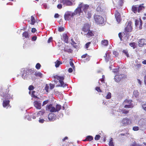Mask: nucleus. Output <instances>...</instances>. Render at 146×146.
Listing matches in <instances>:
<instances>
[{
  "mask_svg": "<svg viewBox=\"0 0 146 146\" xmlns=\"http://www.w3.org/2000/svg\"><path fill=\"white\" fill-rule=\"evenodd\" d=\"M121 123L123 126H125L131 124V121L129 119L125 117L122 119Z\"/></svg>",
  "mask_w": 146,
  "mask_h": 146,
  "instance_id": "7",
  "label": "nucleus"
},
{
  "mask_svg": "<svg viewBox=\"0 0 146 146\" xmlns=\"http://www.w3.org/2000/svg\"><path fill=\"white\" fill-rule=\"evenodd\" d=\"M120 76V78L121 80L123 78H124L125 77V75L124 74H121L120 75H119Z\"/></svg>",
  "mask_w": 146,
  "mask_h": 146,
  "instance_id": "41",
  "label": "nucleus"
},
{
  "mask_svg": "<svg viewBox=\"0 0 146 146\" xmlns=\"http://www.w3.org/2000/svg\"><path fill=\"white\" fill-rule=\"evenodd\" d=\"M54 78H56L59 80L60 83V86L63 88L66 87L67 86L66 84H65L63 80L64 79L65 76H58L57 75H55L53 76Z\"/></svg>",
  "mask_w": 146,
  "mask_h": 146,
  "instance_id": "4",
  "label": "nucleus"
},
{
  "mask_svg": "<svg viewBox=\"0 0 146 146\" xmlns=\"http://www.w3.org/2000/svg\"><path fill=\"white\" fill-rule=\"evenodd\" d=\"M44 120L42 119H40L39 120V122L40 123H43L44 122Z\"/></svg>",
  "mask_w": 146,
  "mask_h": 146,
  "instance_id": "61",
  "label": "nucleus"
},
{
  "mask_svg": "<svg viewBox=\"0 0 146 146\" xmlns=\"http://www.w3.org/2000/svg\"><path fill=\"white\" fill-rule=\"evenodd\" d=\"M142 106L143 109L146 111V103L143 104Z\"/></svg>",
  "mask_w": 146,
  "mask_h": 146,
  "instance_id": "57",
  "label": "nucleus"
},
{
  "mask_svg": "<svg viewBox=\"0 0 146 146\" xmlns=\"http://www.w3.org/2000/svg\"><path fill=\"white\" fill-rule=\"evenodd\" d=\"M55 63L56 67L57 68L60 65L62 64V63L61 62L57 60L55 62Z\"/></svg>",
  "mask_w": 146,
  "mask_h": 146,
  "instance_id": "24",
  "label": "nucleus"
},
{
  "mask_svg": "<svg viewBox=\"0 0 146 146\" xmlns=\"http://www.w3.org/2000/svg\"><path fill=\"white\" fill-rule=\"evenodd\" d=\"M58 31L60 32H62L64 31V28L62 27H59L58 28Z\"/></svg>",
  "mask_w": 146,
  "mask_h": 146,
  "instance_id": "49",
  "label": "nucleus"
},
{
  "mask_svg": "<svg viewBox=\"0 0 146 146\" xmlns=\"http://www.w3.org/2000/svg\"><path fill=\"white\" fill-rule=\"evenodd\" d=\"M45 112V110H42L39 111L38 113L42 115L44 114Z\"/></svg>",
  "mask_w": 146,
  "mask_h": 146,
  "instance_id": "42",
  "label": "nucleus"
},
{
  "mask_svg": "<svg viewBox=\"0 0 146 146\" xmlns=\"http://www.w3.org/2000/svg\"><path fill=\"white\" fill-rule=\"evenodd\" d=\"M137 5H134L132 6L131 8L132 11L134 13H136L137 12L138 7Z\"/></svg>",
  "mask_w": 146,
  "mask_h": 146,
  "instance_id": "18",
  "label": "nucleus"
},
{
  "mask_svg": "<svg viewBox=\"0 0 146 146\" xmlns=\"http://www.w3.org/2000/svg\"><path fill=\"white\" fill-rule=\"evenodd\" d=\"M120 112H121L122 113L127 114L129 113V111L125 109H123L120 110Z\"/></svg>",
  "mask_w": 146,
  "mask_h": 146,
  "instance_id": "26",
  "label": "nucleus"
},
{
  "mask_svg": "<svg viewBox=\"0 0 146 146\" xmlns=\"http://www.w3.org/2000/svg\"><path fill=\"white\" fill-rule=\"evenodd\" d=\"M86 14V17L88 19H90L92 16V14L90 11H88L87 13L85 12Z\"/></svg>",
  "mask_w": 146,
  "mask_h": 146,
  "instance_id": "22",
  "label": "nucleus"
},
{
  "mask_svg": "<svg viewBox=\"0 0 146 146\" xmlns=\"http://www.w3.org/2000/svg\"><path fill=\"white\" fill-rule=\"evenodd\" d=\"M132 23L131 21H129L126 25V26L125 28V32L126 33L131 32L132 30Z\"/></svg>",
  "mask_w": 146,
  "mask_h": 146,
  "instance_id": "6",
  "label": "nucleus"
},
{
  "mask_svg": "<svg viewBox=\"0 0 146 146\" xmlns=\"http://www.w3.org/2000/svg\"><path fill=\"white\" fill-rule=\"evenodd\" d=\"M143 24L142 21V20L140 19H139V28L140 29H141L142 26Z\"/></svg>",
  "mask_w": 146,
  "mask_h": 146,
  "instance_id": "36",
  "label": "nucleus"
},
{
  "mask_svg": "<svg viewBox=\"0 0 146 146\" xmlns=\"http://www.w3.org/2000/svg\"><path fill=\"white\" fill-rule=\"evenodd\" d=\"M122 53L124 54L127 57H129V54L128 52V51L127 50H123L122 51Z\"/></svg>",
  "mask_w": 146,
  "mask_h": 146,
  "instance_id": "21",
  "label": "nucleus"
},
{
  "mask_svg": "<svg viewBox=\"0 0 146 146\" xmlns=\"http://www.w3.org/2000/svg\"><path fill=\"white\" fill-rule=\"evenodd\" d=\"M23 37H24L25 38H29V35L28 32L25 31L23 32L22 34Z\"/></svg>",
  "mask_w": 146,
  "mask_h": 146,
  "instance_id": "25",
  "label": "nucleus"
},
{
  "mask_svg": "<svg viewBox=\"0 0 146 146\" xmlns=\"http://www.w3.org/2000/svg\"><path fill=\"white\" fill-rule=\"evenodd\" d=\"M31 24L32 25H34L35 23V20L34 17L33 16L31 17Z\"/></svg>",
  "mask_w": 146,
  "mask_h": 146,
  "instance_id": "30",
  "label": "nucleus"
},
{
  "mask_svg": "<svg viewBox=\"0 0 146 146\" xmlns=\"http://www.w3.org/2000/svg\"><path fill=\"white\" fill-rule=\"evenodd\" d=\"M91 42H88V43H86L85 44L86 48H88Z\"/></svg>",
  "mask_w": 146,
  "mask_h": 146,
  "instance_id": "50",
  "label": "nucleus"
},
{
  "mask_svg": "<svg viewBox=\"0 0 146 146\" xmlns=\"http://www.w3.org/2000/svg\"><path fill=\"white\" fill-rule=\"evenodd\" d=\"M71 40L72 42H71V44L73 46V47L75 48H77L78 46L76 45V44L74 41L73 39H71Z\"/></svg>",
  "mask_w": 146,
  "mask_h": 146,
  "instance_id": "23",
  "label": "nucleus"
},
{
  "mask_svg": "<svg viewBox=\"0 0 146 146\" xmlns=\"http://www.w3.org/2000/svg\"><path fill=\"white\" fill-rule=\"evenodd\" d=\"M101 44L103 46H107L108 44V41L106 40H102L101 41Z\"/></svg>",
  "mask_w": 146,
  "mask_h": 146,
  "instance_id": "19",
  "label": "nucleus"
},
{
  "mask_svg": "<svg viewBox=\"0 0 146 146\" xmlns=\"http://www.w3.org/2000/svg\"><path fill=\"white\" fill-rule=\"evenodd\" d=\"M111 94L110 92L108 93L107 95H106V98L107 99H109L111 98Z\"/></svg>",
  "mask_w": 146,
  "mask_h": 146,
  "instance_id": "33",
  "label": "nucleus"
},
{
  "mask_svg": "<svg viewBox=\"0 0 146 146\" xmlns=\"http://www.w3.org/2000/svg\"><path fill=\"white\" fill-rule=\"evenodd\" d=\"M144 82L145 85L146 86V75L144 77Z\"/></svg>",
  "mask_w": 146,
  "mask_h": 146,
  "instance_id": "64",
  "label": "nucleus"
},
{
  "mask_svg": "<svg viewBox=\"0 0 146 146\" xmlns=\"http://www.w3.org/2000/svg\"><path fill=\"white\" fill-rule=\"evenodd\" d=\"M91 25L88 23H85L82 27V30L84 33H87L90 29Z\"/></svg>",
  "mask_w": 146,
  "mask_h": 146,
  "instance_id": "10",
  "label": "nucleus"
},
{
  "mask_svg": "<svg viewBox=\"0 0 146 146\" xmlns=\"http://www.w3.org/2000/svg\"><path fill=\"white\" fill-rule=\"evenodd\" d=\"M118 36L119 38H120V40L122 41L123 36L122 35V34L121 33H119L118 34Z\"/></svg>",
  "mask_w": 146,
  "mask_h": 146,
  "instance_id": "46",
  "label": "nucleus"
},
{
  "mask_svg": "<svg viewBox=\"0 0 146 146\" xmlns=\"http://www.w3.org/2000/svg\"><path fill=\"white\" fill-rule=\"evenodd\" d=\"M101 137V136L99 135H96L95 137V139L96 140H98L100 139Z\"/></svg>",
  "mask_w": 146,
  "mask_h": 146,
  "instance_id": "38",
  "label": "nucleus"
},
{
  "mask_svg": "<svg viewBox=\"0 0 146 146\" xmlns=\"http://www.w3.org/2000/svg\"><path fill=\"white\" fill-rule=\"evenodd\" d=\"M36 31V29L35 28H33L31 29V32L33 33H35Z\"/></svg>",
  "mask_w": 146,
  "mask_h": 146,
  "instance_id": "62",
  "label": "nucleus"
},
{
  "mask_svg": "<svg viewBox=\"0 0 146 146\" xmlns=\"http://www.w3.org/2000/svg\"><path fill=\"white\" fill-rule=\"evenodd\" d=\"M66 47H68V46H66L64 49V50L65 51L67 52H68L72 53L73 50L71 49H67L66 48Z\"/></svg>",
  "mask_w": 146,
  "mask_h": 146,
  "instance_id": "31",
  "label": "nucleus"
},
{
  "mask_svg": "<svg viewBox=\"0 0 146 146\" xmlns=\"http://www.w3.org/2000/svg\"><path fill=\"white\" fill-rule=\"evenodd\" d=\"M34 87L32 85H30L28 89L30 91L33 90L34 89Z\"/></svg>",
  "mask_w": 146,
  "mask_h": 146,
  "instance_id": "40",
  "label": "nucleus"
},
{
  "mask_svg": "<svg viewBox=\"0 0 146 146\" xmlns=\"http://www.w3.org/2000/svg\"><path fill=\"white\" fill-rule=\"evenodd\" d=\"M130 146H139L138 145H137L135 142H134L133 143L130 145Z\"/></svg>",
  "mask_w": 146,
  "mask_h": 146,
  "instance_id": "56",
  "label": "nucleus"
},
{
  "mask_svg": "<svg viewBox=\"0 0 146 146\" xmlns=\"http://www.w3.org/2000/svg\"><path fill=\"white\" fill-rule=\"evenodd\" d=\"M114 55H115V57H117L118 55V53L116 51H114L113 52Z\"/></svg>",
  "mask_w": 146,
  "mask_h": 146,
  "instance_id": "52",
  "label": "nucleus"
},
{
  "mask_svg": "<svg viewBox=\"0 0 146 146\" xmlns=\"http://www.w3.org/2000/svg\"><path fill=\"white\" fill-rule=\"evenodd\" d=\"M49 120L51 121H53L55 120L54 115L52 113H50L48 116Z\"/></svg>",
  "mask_w": 146,
  "mask_h": 146,
  "instance_id": "14",
  "label": "nucleus"
},
{
  "mask_svg": "<svg viewBox=\"0 0 146 146\" xmlns=\"http://www.w3.org/2000/svg\"><path fill=\"white\" fill-rule=\"evenodd\" d=\"M59 17V15L58 13H56L54 15V17L55 18H58Z\"/></svg>",
  "mask_w": 146,
  "mask_h": 146,
  "instance_id": "63",
  "label": "nucleus"
},
{
  "mask_svg": "<svg viewBox=\"0 0 146 146\" xmlns=\"http://www.w3.org/2000/svg\"><path fill=\"white\" fill-rule=\"evenodd\" d=\"M133 130L134 131H137L139 130V127L138 126H134L133 128Z\"/></svg>",
  "mask_w": 146,
  "mask_h": 146,
  "instance_id": "45",
  "label": "nucleus"
},
{
  "mask_svg": "<svg viewBox=\"0 0 146 146\" xmlns=\"http://www.w3.org/2000/svg\"><path fill=\"white\" fill-rule=\"evenodd\" d=\"M88 55L87 54H84V55H83L81 56V58H86L87 57V56H88Z\"/></svg>",
  "mask_w": 146,
  "mask_h": 146,
  "instance_id": "60",
  "label": "nucleus"
},
{
  "mask_svg": "<svg viewBox=\"0 0 146 146\" xmlns=\"http://www.w3.org/2000/svg\"><path fill=\"white\" fill-rule=\"evenodd\" d=\"M34 74L36 77H39L40 78L42 77V74L40 72H35Z\"/></svg>",
  "mask_w": 146,
  "mask_h": 146,
  "instance_id": "29",
  "label": "nucleus"
},
{
  "mask_svg": "<svg viewBox=\"0 0 146 146\" xmlns=\"http://www.w3.org/2000/svg\"><path fill=\"white\" fill-rule=\"evenodd\" d=\"M57 7L58 9H60L62 7V5L60 4H58L57 6Z\"/></svg>",
  "mask_w": 146,
  "mask_h": 146,
  "instance_id": "58",
  "label": "nucleus"
},
{
  "mask_svg": "<svg viewBox=\"0 0 146 146\" xmlns=\"http://www.w3.org/2000/svg\"><path fill=\"white\" fill-rule=\"evenodd\" d=\"M94 18L97 24H102L104 23V19L101 16L95 15Z\"/></svg>",
  "mask_w": 146,
  "mask_h": 146,
  "instance_id": "5",
  "label": "nucleus"
},
{
  "mask_svg": "<svg viewBox=\"0 0 146 146\" xmlns=\"http://www.w3.org/2000/svg\"><path fill=\"white\" fill-rule=\"evenodd\" d=\"M93 139V137L91 136H88L86 137V140H88V141H91Z\"/></svg>",
  "mask_w": 146,
  "mask_h": 146,
  "instance_id": "35",
  "label": "nucleus"
},
{
  "mask_svg": "<svg viewBox=\"0 0 146 146\" xmlns=\"http://www.w3.org/2000/svg\"><path fill=\"white\" fill-rule=\"evenodd\" d=\"M50 89L52 90L54 88V85L52 84H50Z\"/></svg>",
  "mask_w": 146,
  "mask_h": 146,
  "instance_id": "53",
  "label": "nucleus"
},
{
  "mask_svg": "<svg viewBox=\"0 0 146 146\" xmlns=\"http://www.w3.org/2000/svg\"><path fill=\"white\" fill-rule=\"evenodd\" d=\"M52 37H50L48 40V43H50L51 41H52Z\"/></svg>",
  "mask_w": 146,
  "mask_h": 146,
  "instance_id": "59",
  "label": "nucleus"
},
{
  "mask_svg": "<svg viewBox=\"0 0 146 146\" xmlns=\"http://www.w3.org/2000/svg\"><path fill=\"white\" fill-rule=\"evenodd\" d=\"M81 5H79L78 7L76 9L73 13H72V15L74 16L77 15H80L81 13L82 12Z\"/></svg>",
  "mask_w": 146,
  "mask_h": 146,
  "instance_id": "9",
  "label": "nucleus"
},
{
  "mask_svg": "<svg viewBox=\"0 0 146 146\" xmlns=\"http://www.w3.org/2000/svg\"><path fill=\"white\" fill-rule=\"evenodd\" d=\"M79 5H81V9H82L84 11V12H86L87 10L89 8V6L87 5H84L82 3Z\"/></svg>",
  "mask_w": 146,
  "mask_h": 146,
  "instance_id": "17",
  "label": "nucleus"
},
{
  "mask_svg": "<svg viewBox=\"0 0 146 146\" xmlns=\"http://www.w3.org/2000/svg\"><path fill=\"white\" fill-rule=\"evenodd\" d=\"M105 78V76L104 75H103L102 76V78H101V79H100V80L101 81V82H104V80Z\"/></svg>",
  "mask_w": 146,
  "mask_h": 146,
  "instance_id": "54",
  "label": "nucleus"
},
{
  "mask_svg": "<svg viewBox=\"0 0 146 146\" xmlns=\"http://www.w3.org/2000/svg\"><path fill=\"white\" fill-rule=\"evenodd\" d=\"M113 139L112 138H110L109 143V146H114L113 142Z\"/></svg>",
  "mask_w": 146,
  "mask_h": 146,
  "instance_id": "32",
  "label": "nucleus"
},
{
  "mask_svg": "<svg viewBox=\"0 0 146 146\" xmlns=\"http://www.w3.org/2000/svg\"><path fill=\"white\" fill-rule=\"evenodd\" d=\"M95 90L97 91L98 92H102V90L100 89V87H96L95 88Z\"/></svg>",
  "mask_w": 146,
  "mask_h": 146,
  "instance_id": "43",
  "label": "nucleus"
},
{
  "mask_svg": "<svg viewBox=\"0 0 146 146\" xmlns=\"http://www.w3.org/2000/svg\"><path fill=\"white\" fill-rule=\"evenodd\" d=\"M132 101L129 99H127L123 102V104L124 105V107L125 108H132L133 107Z\"/></svg>",
  "mask_w": 146,
  "mask_h": 146,
  "instance_id": "3",
  "label": "nucleus"
},
{
  "mask_svg": "<svg viewBox=\"0 0 146 146\" xmlns=\"http://www.w3.org/2000/svg\"><path fill=\"white\" fill-rule=\"evenodd\" d=\"M129 45L131 47H132L134 49L136 47L135 43L134 42H130L129 44Z\"/></svg>",
  "mask_w": 146,
  "mask_h": 146,
  "instance_id": "34",
  "label": "nucleus"
},
{
  "mask_svg": "<svg viewBox=\"0 0 146 146\" xmlns=\"http://www.w3.org/2000/svg\"><path fill=\"white\" fill-rule=\"evenodd\" d=\"M115 16L117 22L119 23L121 20L120 13L117 11H116L115 13Z\"/></svg>",
  "mask_w": 146,
  "mask_h": 146,
  "instance_id": "11",
  "label": "nucleus"
},
{
  "mask_svg": "<svg viewBox=\"0 0 146 146\" xmlns=\"http://www.w3.org/2000/svg\"><path fill=\"white\" fill-rule=\"evenodd\" d=\"M139 20H138V19H136L135 21V25L136 26L138 25H139Z\"/></svg>",
  "mask_w": 146,
  "mask_h": 146,
  "instance_id": "39",
  "label": "nucleus"
},
{
  "mask_svg": "<svg viewBox=\"0 0 146 146\" xmlns=\"http://www.w3.org/2000/svg\"><path fill=\"white\" fill-rule=\"evenodd\" d=\"M115 81L117 82H118L120 81H121V80L119 76V75H116L114 77Z\"/></svg>",
  "mask_w": 146,
  "mask_h": 146,
  "instance_id": "20",
  "label": "nucleus"
},
{
  "mask_svg": "<svg viewBox=\"0 0 146 146\" xmlns=\"http://www.w3.org/2000/svg\"><path fill=\"white\" fill-rule=\"evenodd\" d=\"M138 45L139 47H142L145 45H146V39H141L139 40Z\"/></svg>",
  "mask_w": 146,
  "mask_h": 146,
  "instance_id": "13",
  "label": "nucleus"
},
{
  "mask_svg": "<svg viewBox=\"0 0 146 146\" xmlns=\"http://www.w3.org/2000/svg\"><path fill=\"white\" fill-rule=\"evenodd\" d=\"M33 104L36 109L39 110L41 109V104L38 101H35L33 102Z\"/></svg>",
  "mask_w": 146,
  "mask_h": 146,
  "instance_id": "12",
  "label": "nucleus"
},
{
  "mask_svg": "<svg viewBox=\"0 0 146 146\" xmlns=\"http://www.w3.org/2000/svg\"><path fill=\"white\" fill-rule=\"evenodd\" d=\"M9 89L8 88L6 89H1L0 91V95L3 98V106L4 108L9 105L10 101L9 100L12 98V97L8 93Z\"/></svg>",
  "mask_w": 146,
  "mask_h": 146,
  "instance_id": "1",
  "label": "nucleus"
},
{
  "mask_svg": "<svg viewBox=\"0 0 146 146\" xmlns=\"http://www.w3.org/2000/svg\"><path fill=\"white\" fill-rule=\"evenodd\" d=\"M141 66V65L140 64H137L136 66V67L137 69H139L140 68Z\"/></svg>",
  "mask_w": 146,
  "mask_h": 146,
  "instance_id": "51",
  "label": "nucleus"
},
{
  "mask_svg": "<svg viewBox=\"0 0 146 146\" xmlns=\"http://www.w3.org/2000/svg\"><path fill=\"white\" fill-rule=\"evenodd\" d=\"M41 66L40 64L39 63L36 64L35 67L36 69L38 70L39 69Z\"/></svg>",
  "mask_w": 146,
  "mask_h": 146,
  "instance_id": "37",
  "label": "nucleus"
},
{
  "mask_svg": "<svg viewBox=\"0 0 146 146\" xmlns=\"http://www.w3.org/2000/svg\"><path fill=\"white\" fill-rule=\"evenodd\" d=\"M62 38L65 42L67 43L68 42V36L66 35H63Z\"/></svg>",
  "mask_w": 146,
  "mask_h": 146,
  "instance_id": "27",
  "label": "nucleus"
},
{
  "mask_svg": "<svg viewBox=\"0 0 146 146\" xmlns=\"http://www.w3.org/2000/svg\"><path fill=\"white\" fill-rule=\"evenodd\" d=\"M49 101V100H48L43 101L42 103V106H44V105L47 104V103H48Z\"/></svg>",
  "mask_w": 146,
  "mask_h": 146,
  "instance_id": "44",
  "label": "nucleus"
},
{
  "mask_svg": "<svg viewBox=\"0 0 146 146\" xmlns=\"http://www.w3.org/2000/svg\"><path fill=\"white\" fill-rule=\"evenodd\" d=\"M61 106L59 104H57L56 108L54 107L52 104L47 105L46 107V110L50 111L51 112H56L58 111L61 109Z\"/></svg>",
  "mask_w": 146,
  "mask_h": 146,
  "instance_id": "2",
  "label": "nucleus"
},
{
  "mask_svg": "<svg viewBox=\"0 0 146 146\" xmlns=\"http://www.w3.org/2000/svg\"><path fill=\"white\" fill-rule=\"evenodd\" d=\"M96 10L98 12H100L102 11V9H101L100 7L98 6L96 8Z\"/></svg>",
  "mask_w": 146,
  "mask_h": 146,
  "instance_id": "48",
  "label": "nucleus"
},
{
  "mask_svg": "<svg viewBox=\"0 0 146 146\" xmlns=\"http://www.w3.org/2000/svg\"><path fill=\"white\" fill-rule=\"evenodd\" d=\"M144 4L140 5L138 7L137 12L139 13L140 12L143 11L145 8V7L143 6Z\"/></svg>",
  "mask_w": 146,
  "mask_h": 146,
  "instance_id": "15",
  "label": "nucleus"
},
{
  "mask_svg": "<svg viewBox=\"0 0 146 146\" xmlns=\"http://www.w3.org/2000/svg\"><path fill=\"white\" fill-rule=\"evenodd\" d=\"M70 66L71 67H72L74 69L75 68V66H74V64L73 63V62H70Z\"/></svg>",
  "mask_w": 146,
  "mask_h": 146,
  "instance_id": "55",
  "label": "nucleus"
},
{
  "mask_svg": "<svg viewBox=\"0 0 146 146\" xmlns=\"http://www.w3.org/2000/svg\"><path fill=\"white\" fill-rule=\"evenodd\" d=\"M74 16L72 15V13L70 11L66 12L64 15V18L65 20L68 21L71 19V18Z\"/></svg>",
  "mask_w": 146,
  "mask_h": 146,
  "instance_id": "8",
  "label": "nucleus"
},
{
  "mask_svg": "<svg viewBox=\"0 0 146 146\" xmlns=\"http://www.w3.org/2000/svg\"><path fill=\"white\" fill-rule=\"evenodd\" d=\"M35 91H32L31 94V97L39 99V98L38 97L36 96L35 95Z\"/></svg>",
  "mask_w": 146,
  "mask_h": 146,
  "instance_id": "28",
  "label": "nucleus"
},
{
  "mask_svg": "<svg viewBox=\"0 0 146 146\" xmlns=\"http://www.w3.org/2000/svg\"><path fill=\"white\" fill-rule=\"evenodd\" d=\"M49 88L48 85L47 84H46L44 89L47 92H48V89H49Z\"/></svg>",
  "mask_w": 146,
  "mask_h": 146,
  "instance_id": "47",
  "label": "nucleus"
},
{
  "mask_svg": "<svg viewBox=\"0 0 146 146\" xmlns=\"http://www.w3.org/2000/svg\"><path fill=\"white\" fill-rule=\"evenodd\" d=\"M94 32L93 31L90 30V29L87 32L86 35L88 37L93 36H94Z\"/></svg>",
  "mask_w": 146,
  "mask_h": 146,
  "instance_id": "16",
  "label": "nucleus"
}]
</instances>
